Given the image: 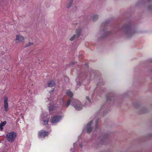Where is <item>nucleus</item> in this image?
Returning <instances> with one entry per match:
<instances>
[{
    "label": "nucleus",
    "instance_id": "a211bd4d",
    "mask_svg": "<svg viewBox=\"0 0 152 152\" xmlns=\"http://www.w3.org/2000/svg\"><path fill=\"white\" fill-rule=\"evenodd\" d=\"M32 44H33V43H32V42H29L28 44H27V45H26V46H30V45H32Z\"/></svg>",
    "mask_w": 152,
    "mask_h": 152
},
{
    "label": "nucleus",
    "instance_id": "20e7f679",
    "mask_svg": "<svg viewBox=\"0 0 152 152\" xmlns=\"http://www.w3.org/2000/svg\"><path fill=\"white\" fill-rule=\"evenodd\" d=\"M62 117L61 116H55L51 117L50 120L52 124L58 122L62 118Z\"/></svg>",
    "mask_w": 152,
    "mask_h": 152
},
{
    "label": "nucleus",
    "instance_id": "423d86ee",
    "mask_svg": "<svg viewBox=\"0 0 152 152\" xmlns=\"http://www.w3.org/2000/svg\"><path fill=\"white\" fill-rule=\"evenodd\" d=\"M92 123V121H90L88 123L86 126L85 127L84 129L86 130L87 132H90L92 130L91 125Z\"/></svg>",
    "mask_w": 152,
    "mask_h": 152
},
{
    "label": "nucleus",
    "instance_id": "6e6552de",
    "mask_svg": "<svg viewBox=\"0 0 152 152\" xmlns=\"http://www.w3.org/2000/svg\"><path fill=\"white\" fill-rule=\"evenodd\" d=\"M7 101L8 98L7 97H5L4 99V110L6 111H7L8 110V103Z\"/></svg>",
    "mask_w": 152,
    "mask_h": 152
},
{
    "label": "nucleus",
    "instance_id": "4be33fe9",
    "mask_svg": "<svg viewBox=\"0 0 152 152\" xmlns=\"http://www.w3.org/2000/svg\"><path fill=\"white\" fill-rule=\"evenodd\" d=\"M86 99H87V100H88L89 101V102L90 101L89 100V99H88V97H86Z\"/></svg>",
    "mask_w": 152,
    "mask_h": 152
},
{
    "label": "nucleus",
    "instance_id": "b1692460",
    "mask_svg": "<svg viewBox=\"0 0 152 152\" xmlns=\"http://www.w3.org/2000/svg\"><path fill=\"white\" fill-rule=\"evenodd\" d=\"M75 144H74V146H75Z\"/></svg>",
    "mask_w": 152,
    "mask_h": 152
},
{
    "label": "nucleus",
    "instance_id": "f8f14e48",
    "mask_svg": "<svg viewBox=\"0 0 152 152\" xmlns=\"http://www.w3.org/2000/svg\"><path fill=\"white\" fill-rule=\"evenodd\" d=\"M64 102L63 99L61 100L60 101V108L61 109L64 106Z\"/></svg>",
    "mask_w": 152,
    "mask_h": 152
},
{
    "label": "nucleus",
    "instance_id": "f03ea898",
    "mask_svg": "<svg viewBox=\"0 0 152 152\" xmlns=\"http://www.w3.org/2000/svg\"><path fill=\"white\" fill-rule=\"evenodd\" d=\"M71 105L77 110H80L83 107V105L81 102L78 100L76 99L73 102Z\"/></svg>",
    "mask_w": 152,
    "mask_h": 152
},
{
    "label": "nucleus",
    "instance_id": "5701e85b",
    "mask_svg": "<svg viewBox=\"0 0 152 152\" xmlns=\"http://www.w3.org/2000/svg\"><path fill=\"white\" fill-rule=\"evenodd\" d=\"M72 149H71V152H72Z\"/></svg>",
    "mask_w": 152,
    "mask_h": 152
},
{
    "label": "nucleus",
    "instance_id": "f3484780",
    "mask_svg": "<svg viewBox=\"0 0 152 152\" xmlns=\"http://www.w3.org/2000/svg\"><path fill=\"white\" fill-rule=\"evenodd\" d=\"M7 122L6 121H4L0 123V125L3 127L6 124Z\"/></svg>",
    "mask_w": 152,
    "mask_h": 152
},
{
    "label": "nucleus",
    "instance_id": "9b49d317",
    "mask_svg": "<svg viewBox=\"0 0 152 152\" xmlns=\"http://www.w3.org/2000/svg\"><path fill=\"white\" fill-rule=\"evenodd\" d=\"M91 18L93 21H95L98 19V16L97 15H93L92 16Z\"/></svg>",
    "mask_w": 152,
    "mask_h": 152
},
{
    "label": "nucleus",
    "instance_id": "412c9836",
    "mask_svg": "<svg viewBox=\"0 0 152 152\" xmlns=\"http://www.w3.org/2000/svg\"><path fill=\"white\" fill-rule=\"evenodd\" d=\"M71 4H68V7H67L68 8H69L71 6Z\"/></svg>",
    "mask_w": 152,
    "mask_h": 152
},
{
    "label": "nucleus",
    "instance_id": "6ab92c4d",
    "mask_svg": "<svg viewBox=\"0 0 152 152\" xmlns=\"http://www.w3.org/2000/svg\"><path fill=\"white\" fill-rule=\"evenodd\" d=\"M3 129V126L0 125V131H2Z\"/></svg>",
    "mask_w": 152,
    "mask_h": 152
},
{
    "label": "nucleus",
    "instance_id": "1a4fd4ad",
    "mask_svg": "<svg viewBox=\"0 0 152 152\" xmlns=\"http://www.w3.org/2000/svg\"><path fill=\"white\" fill-rule=\"evenodd\" d=\"M55 85L54 82L53 80H50L48 81V86L49 87L53 86Z\"/></svg>",
    "mask_w": 152,
    "mask_h": 152
},
{
    "label": "nucleus",
    "instance_id": "f257e3e1",
    "mask_svg": "<svg viewBox=\"0 0 152 152\" xmlns=\"http://www.w3.org/2000/svg\"><path fill=\"white\" fill-rule=\"evenodd\" d=\"M17 136L16 133L14 132L8 133L6 135V138L10 142H12L15 140Z\"/></svg>",
    "mask_w": 152,
    "mask_h": 152
},
{
    "label": "nucleus",
    "instance_id": "4468645a",
    "mask_svg": "<svg viewBox=\"0 0 152 152\" xmlns=\"http://www.w3.org/2000/svg\"><path fill=\"white\" fill-rule=\"evenodd\" d=\"M71 101L70 99H69L68 100L66 104H65V106H66V107H67L70 105V103H71Z\"/></svg>",
    "mask_w": 152,
    "mask_h": 152
},
{
    "label": "nucleus",
    "instance_id": "39448f33",
    "mask_svg": "<svg viewBox=\"0 0 152 152\" xmlns=\"http://www.w3.org/2000/svg\"><path fill=\"white\" fill-rule=\"evenodd\" d=\"M48 132L44 130H42L38 132L39 137H45L48 136Z\"/></svg>",
    "mask_w": 152,
    "mask_h": 152
},
{
    "label": "nucleus",
    "instance_id": "0eeeda50",
    "mask_svg": "<svg viewBox=\"0 0 152 152\" xmlns=\"http://www.w3.org/2000/svg\"><path fill=\"white\" fill-rule=\"evenodd\" d=\"M24 40L23 37L21 36L20 34L17 35L16 36L15 42H22Z\"/></svg>",
    "mask_w": 152,
    "mask_h": 152
},
{
    "label": "nucleus",
    "instance_id": "ddd939ff",
    "mask_svg": "<svg viewBox=\"0 0 152 152\" xmlns=\"http://www.w3.org/2000/svg\"><path fill=\"white\" fill-rule=\"evenodd\" d=\"M66 94L69 96L70 97H71L73 96V94L72 92L70 91L69 90L66 93Z\"/></svg>",
    "mask_w": 152,
    "mask_h": 152
},
{
    "label": "nucleus",
    "instance_id": "dca6fc26",
    "mask_svg": "<svg viewBox=\"0 0 152 152\" xmlns=\"http://www.w3.org/2000/svg\"><path fill=\"white\" fill-rule=\"evenodd\" d=\"M76 36V34H74L73 35L70 39V40L71 41L74 40L75 38V37Z\"/></svg>",
    "mask_w": 152,
    "mask_h": 152
},
{
    "label": "nucleus",
    "instance_id": "9d476101",
    "mask_svg": "<svg viewBox=\"0 0 152 152\" xmlns=\"http://www.w3.org/2000/svg\"><path fill=\"white\" fill-rule=\"evenodd\" d=\"M49 108V110L50 112L55 110L56 108V107L53 106V105L50 104L49 106L48 107Z\"/></svg>",
    "mask_w": 152,
    "mask_h": 152
},
{
    "label": "nucleus",
    "instance_id": "7ed1b4c3",
    "mask_svg": "<svg viewBox=\"0 0 152 152\" xmlns=\"http://www.w3.org/2000/svg\"><path fill=\"white\" fill-rule=\"evenodd\" d=\"M50 117L46 113L42 114L41 115V120L42 121L44 124H47L48 123Z\"/></svg>",
    "mask_w": 152,
    "mask_h": 152
},
{
    "label": "nucleus",
    "instance_id": "2eb2a0df",
    "mask_svg": "<svg viewBox=\"0 0 152 152\" xmlns=\"http://www.w3.org/2000/svg\"><path fill=\"white\" fill-rule=\"evenodd\" d=\"M76 32L78 36H79L81 33V30L80 29L76 30Z\"/></svg>",
    "mask_w": 152,
    "mask_h": 152
},
{
    "label": "nucleus",
    "instance_id": "aec40b11",
    "mask_svg": "<svg viewBox=\"0 0 152 152\" xmlns=\"http://www.w3.org/2000/svg\"><path fill=\"white\" fill-rule=\"evenodd\" d=\"M76 81L77 83V85H80V83H78V79H77L76 80Z\"/></svg>",
    "mask_w": 152,
    "mask_h": 152
}]
</instances>
